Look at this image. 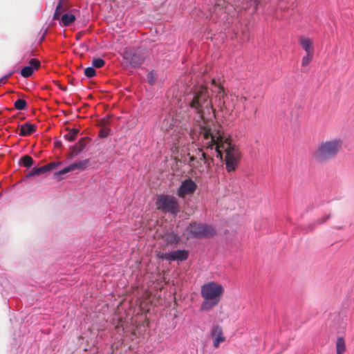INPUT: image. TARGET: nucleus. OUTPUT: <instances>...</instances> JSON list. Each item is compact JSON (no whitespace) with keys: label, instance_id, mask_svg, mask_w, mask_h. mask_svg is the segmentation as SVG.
Masks as SVG:
<instances>
[{"label":"nucleus","instance_id":"f03ea898","mask_svg":"<svg viewBox=\"0 0 354 354\" xmlns=\"http://www.w3.org/2000/svg\"><path fill=\"white\" fill-rule=\"evenodd\" d=\"M342 140L339 138H331L318 143L313 151V158L319 163L327 162L337 157L342 149Z\"/></svg>","mask_w":354,"mask_h":354},{"label":"nucleus","instance_id":"5701e85b","mask_svg":"<svg viewBox=\"0 0 354 354\" xmlns=\"http://www.w3.org/2000/svg\"><path fill=\"white\" fill-rule=\"evenodd\" d=\"M14 106L17 110H23L26 106V102L24 100L19 99L15 102Z\"/></svg>","mask_w":354,"mask_h":354},{"label":"nucleus","instance_id":"39448f33","mask_svg":"<svg viewBox=\"0 0 354 354\" xmlns=\"http://www.w3.org/2000/svg\"><path fill=\"white\" fill-rule=\"evenodd\" d=\"M186 232L187 239L208 237L215 234V230L212 226L196 223L189 224Z\"/></svg>","mask_w":354,"mask_h":354},{"label":"nucleus","instance_id":"f704fd0d","mask_svg":"<svg viewBox=\"0 0 354 354\" xmlns=\"http://www.w3.org/2000/svg\"><path fill=\"white\" fill-rule=\"evenodd\" d=\"M231 99L233 101L234 99H238V97L236 96H231Z\"/></svg>","mask_w":354,"mask_h":354},{"label":"nucleus","instance_id":"2f4dec72","mask_svg":"<svg viewBox=\"0 0 354 354\" xmlns=\"http://www.w3.org/2000/svg\"><path fill=\"white\" fill-rule=\"evenodd\" d=\"M330 218L329 215L324 216L323 218L318 220L319 223H326Z\"/></svg>","mask_w":354,"mask_h":354},{"label":"nucleus","instance_id":"20e7f679","mask_svg":"<svg viewBox=\"0 0 354 354\" xmlns=\"http://www.w3.org/2000/svg\"><path fill=\"white\" fill-rule=\"evenodd\" d=\"M205 149L206 152H204L201 149L198 148L197 150H196V155L191 154L190 152L188 153L189 165L198 169L201 173L204 171L205 167H208V160L214 158L212 156L209 149L207 150L206 148Z\"/></svg>","mask_w":354,"mask_h":354},{"label":"nucleus","instance_id":"6ab92c4d","mask_svg":"<svg viewBox=\"0 0 354 354\" xmlns=\"http://www.w3.org/2000/svg\"><path fill=\"white\" fill-rule=\"evenodd\" d=\"M19 164L30 168L33 165V159L30 156L25 155L20 158Z\"/></svg>","mask_w":354,"mask_h":354},{"label":"nucleus","instance_id":"dca6fc26","mask_svg":"<svg viewBox=\"0 0 354 354\" xmlns=\"http://www.w3.org/2000/svg\"><path fill=\"white\" fill-rule=\"evenodd\" d=\"M75 19L76 17L72 12L65 13L62 17L60 25L63 26H69L73 21H75Z\"/></svg>","mask_w":354,"mask_h":354},{"label":"nucleus","instance_id":"7c9ffc66","mask_svg":"<svg viewBox=\"0 0 354 354\" xmlns=\"http://www.w3.org/2000/svg\"><path fill=\"white\" fill-rule=\"evenodd\" d=\"M12 72H10L8 74H7L0 78V86L1 84H4L6 82L8 77H10L12 75Z\"/></svg>","mask_w":354,"mask_h":354},{"label":"nucleus","instance_id":"a878e982","mask_svg":"<svg viewBox=\"0 0 354 354\" xmlns=\"http://www.w3.org/2000/svg\"><path fill=\"white\" fill-rule=\"evenodd\" d=\"M84 75L88 77H93L95 75V70L93 66H88L85 68Z\"/></svg>","mask_w":354,"mask_h":354},{"label":"nucleus","instance_id":"c85d7f7f","mask_svg":"<svg viewBox=\"0 0 354 354\" xmlns=\"http://www.w3.org/2000/svg\"><path fill=\"white\" fill-rule=\"evenodd\" d=\"M166 240L169 243H175L178 241V237L174 234H168Z\"/></svg>","mask_w":354,"mask_h":354},{"label":"nucleus","instance_id":"423d86ee","mask_svg":"<svg viewBox=\"0 0 354 354\" xmlns=\"http://www.w3.org/2000/svg\"><path fill=\"white\" fill-rule=\"evenodd\" d=\"M156 203L158 209L170 212L174 215H176L179 212L178 203L174 196L161 195L158 197Z\"/></svg>","mask_w":354,"mask_h":354},{"label":"nucleus","instance_id":"4be33fe9","mask_svg":"<svg viewBox=\"0 0 354 354\" xmlns=\"http://www.w3.org/2000/svg\"><path fill=\"white\" fill-rule=\"evenodd\" d=\"M218 89H219V91H218V106L221 108V110H223L224 107L227 109V108L225 106V102L222 99V98H223V90L221 88H218Z\"/></svg>","mask_w":354,"mask_h":354},{"label":"nucleus","instance_id":"6e6552de","mask_svg":"<svg viewBox=\"0 0 354 354\" xmlns=\"http://www.w3.org/2000/svg\"><path fill=\"white\" fill-rule=\"evenodd\" d=\"M88 165H89L88 159H85V160H80L77 162H73V163L68 165L67 167H65L62 169L55 171L53 175L54 178H57V179H60L62 175H64L68 172L72 171L75 169L84 170V169H86L88 167Z\"/></svg>","mask_w":354,"mask_h":354},{"label":"nucleus","instance_id":"9b49d317","mask_svg":"<svg viewBox=\"0 0 354 354\" xmlns=\"http://www.w3.org/2000/svg\"><path fill=\"white\" fill-rule=\"evenodd\" d=\"M123 58L133 67H138L144 62V57L137 52H125Z\"/></svg>","mask_w":354,"mask_h":354},{"label":"nucleus","instance_id":"473e14b6","mask_svg":"<svg viewBox=\"0 0 354 354\" xmlns=\"http://www.w3.org/2000/svg\"><path fill=\"white\" fill-rule=\"evenodd\" d=\"M58 18H59V11L55 10V13H54V15H53V19H58Z\"/></svg>","mask_w":354,"mask_h":354},{"label":"nucleus","instance_id":"f257e3e1","mask_svg":"<svg viewBox=\"0 0 354 354\" xmlns=\"http://www.w3.org/2000/svg\"><path fill=\"white\" fill-rule=\"evenodd\" d=\"M190 109L196 114L194 118L198 129V141L202 147L209 149L213 157L223 160L225 153V165L227 171L236 169L241 158L239 150L229 142L218 127L212 124L214 112L207 90L203 86H196L192 93L187 95Z\"/></svg>","mask_w":354,"mask_h":354},{"label":"nucleus","instance_id":"aec40b11","mask_svg":"<svg viewBox=\"0 0 354 354\" xmlns=\"http://www.w3.org/2000/svg\"><path fill=\"white\" fill-rule=\"evenodd\" d=\"M79 131L76 129H72L69 132L64 135V138L68 142L75 140L77 136Z\"/></svg>","mask_w":354,"mask_h":354},{"label":"nucleus","instance_id":"cd10ccee","mask_svg":"<svg viewBox=\"0 0 354 354\" xmlns=\"http://www.w3.org/2000/svg\"><path fill=\"white\" fill-rule=\"evenodd\" d=\"M221 0H219V3H216L214 7L212 12L216 15H218L221 12L224 10L223 5L221 4Z\"/></svg>","mask_w":354,"mask_h":354},{"label":"nucleus","instance_id":"1a4fd4ad","mask_svg":"<svg viewBox=\"0 0 354 354\" xmlns=\"http://www.w3.org/2000/svg\"><path fill=\"white\" fill-rule=\"evenodd\" d=\"M197 185L196 183L190 179L187 178L183 180L178 188L177 194L181 198H184L187 195L192 194L196 189Z\"/></svg>","mask_w":354,"mask_h":354},{"label":"nucleus","instance_id":"412c9836","mask_svg":"<svg viewBox=\"0 0 354 354\" xmlns=\"http://www.w3.org/2000/svg\"><path fill=\"white\" fill-rule=\"evenodd\" d=\"M44 173H45L44 167H41L39 168L35 167V168H33V169L31 171H30L28 173V174L27 175V177L37 176V175H40Z\"/></svg>","mask_w":354,"mask_h":354},{"label":"nucleus","instance_id":"f8f14e48","mask_svg":"<svg viewBox=\"0 0 354 354\" xmlns=\"http://www.w3.org/2000/svg\"><path fill=\"white\" fill-rule=\"evenodd\" d=\"M331 326L335 330L344 329L346 326V316L343 314L335 313L330 317Z\"/></svg>","mask_w":354,"mask_h":354},{"label":"nucleus","instance_id":"2eb2a0df","mask_svg":"<svg viewBox=\"0 0 354 354\" xmlns=\"http://www.w3.org/2000/svg\"><path fill=\"white\" fill-rule=\"evenodd\" d=\"M20 133L19 135L25 136L31 134L35 131L36 126L33 124L25 123L19 126Z\"/></svg>","mask_w":354,"mask_h":354},{"label":"nucleus","instance_id":"4468645a","mask_svg":"<svg viewBox=\"0 0 354 354\" xmlns=\"http://www.w3.org/2000/svg\"><path fill=\"white\" fill-rule=\"evenodd\" d=\"M299 43L306 53L313 54L314 48L313 46V41L310 38L307 37H301L299 38Z\"/></svg>","mask_w":354,"mask_h":354},{"label":"nucleus","instance_id":"ddd939ff","mask_svg":"<svg viewBox=\"0 0 354 354\" xmlns=\"http://www.w3.org/2000/svg\"><path fill=\"white\" fill-rule=\"evenodd\" d=\"M39 61L37 59H31L28 65L24 66L20 71V74L24 77H30L34 70L37 69L39 66Z\"/></svg>","mask_w":354,"mask_h":354},{"label":"nucleus","instance_id":"c756f323","mask_svg":"<svg viewBox=\"0 0 354 354\" xmlns=\"http://www.w3.org/2000/svg\"><path fill=\"white\" fill-rule=\"evenodd\" d=\"M147 81L149 82V83L150 84H153L154 83V82H155V80H156V77H155L154 73L153 71H150L147 74Z\"/></svg>","mask_w":354,"mask_h":354},{"label":"nucleus","instance_id":"b1692460","mask_svg":"<svg viewBox=\"0 0 354 354\" xmlns=\"http://www.w3.org/2000/svg\"><path fill=\"white\" fill-rule=\"evenodd\" d=\"M313 54H307L303 57L301 59V65L303 66H308L312 61Z\"/></svg>","mask_w":354,"mask_h":354},{"label":"nucleus","instance_id":"72a5a7b5","mask_svg":"<svg viewBox=\"0 0 354 354\" xmlns=\"http://www.w3.org/2000/svg\"><path fill=\"white\" fill-rule=\"evenodd\" d=\"M60 8H61V2H59V3L56 6L55 10L59 11Z\"/></svg>","mask_w":354,"mask_h":354},{"label":"nucleus","instance_id":"9d476101","mask_svg":"<svg viewBox=\"0 0 354 354\" xmlns=\"http://www.w3.org/2000/svg\"><path fill=\"white\" fill-rule=\"evenodd\" d=\"M209 334L212 339L213 346L215 348H218L220 346L221 343L224 342L226 339L223 328L220 325H213L211 327Z\"/></svg>","mask_w":354,"mask_h":354},{"label":"nucleus","instance_id":"7ed1b4c3","mask_svg":"<svg viewBox=\"0 0 354 354\" xmlns=\"http://www.w3.org/2000/svg\"><path fill=\"white\" fill-rule=\"evenodd\" d=\"M223 292V285L213 281L205 283L201 288V295L203 299L201 310L209 311L217 306L221 300Z\"/></svg>","mask_w":354,"mask_h":354},{"label":"nucleus","instance_id":"f3484780","mask_svg":"<svg viewBox=\"0 0 354 354\" xmlns=\"http://www.w3.org/2000/svg\"><path fill=\"white\" fill-rule=\"evenodd\" d=\"M346 351V343L343 337H339L336 341L337 354H344Z\"/></svg>","mask_w":354,"mask_h":354},{"label":"nucleus","instance_id":"bb28decb","mask_svg":"<svg viewBox=\"0 0 354 354\" xmlns=\"http://www.w3.org/2000/svg\"><path fill=\"white\" fill-rule=\"evenodd\" d=\"M61 163L60 162H50L46 165H44L43 166L44 168V171L45 172H47L48 171H50L52 169H53L54 168H55L57 165H60Z\"/></svg>","mask_w":354,"mask_h":354},{"label":"nucleus","instance_id":"0eeeda50","mask_svg":"<svg viewBox=\"0 0 354 354\" xmlns=\"http://www.w3.org/2000/svg\"><path fill=\"white\" fill-rule=\"evenodd\" d=\"M189 252L186 250H178L169 251L167 252H158L156 257L158 259L166 260L167 261H184L187 260Z\"/></svg>","mask_w":354,"mask_h":354},{"label":"nucleus","instance_id":"393cba45","mask_svg":"<svg viewBox=\"0 0 354 354\" xmlns=\"http://www.w3.org/2000/svg\"><path fill=\"white\" fill-rule=\"evenodd\" d=\"M104 63L102 58H95L92 60L93 67L100 68L104 65Z\"/></svg>","mask_w":354,"mask_h":354},{"label":"nucleus","instance_id":"a211bd4d","mask_svg":"<svg viewBox=\"0 0 354 354\" xmlns=\"http://www.w3.org/2000/svg\"><path fill=\"white\" fill-rule=\"evenodd\" d=\"M86 138H81L77 143L75 144V149L74 150V153L75 155L79 154L81 153L86 147Z\"/></svg>","mask_w":354,"mask_h":354}]
</instances>
